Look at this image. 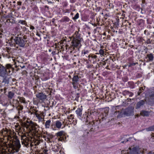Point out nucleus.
Returning <instances> with one entry per match:
<instances>
[{"label": "nucleus", "mask_w": 154, "mask_h": 154, "mask_svg": "<svg viewBox=\"0 0 154 154\" xmlns=\"http://www.w3.org/2000/svg\"><path fill=\"white\" fill-rule=\"evenodd\" d=\"M83 109L82 106H79L75 111L77 117L83 122L88 123L86 125L87 127L86 131L88 134L89 133V132H93L95 131L96 127H98L97 126L100 122L101 119L98 121L94 119L96 116L93 111H88V112H86L82 115Z\"/></svg>", "instance_id": "obj_1"}, {"label": "nucleus", "mask_w": 154, "mask_h": 154, "mask_svg": "<svg viewBox=\"0 0 154 154\" xmlns=\"http://www.w3.org/2000/svg\"><path fill=\"white\" fill-rule=\"evenodd\" d=\"M64 40L66 42H69L71 40V45L68 48V51L70 54L74 57H79V48L81 46V43L83 41V39L81 34L79 32L76 31L72 37H69L68 39L66 37H65Z\"/></svg>", "instance_id": "obj_2"}, {"label": "nucleus", "mask_w": 154, "mask_h": 154, "mask_svg": "<svg viewBox=\"0 0 154 154\" xmlns=\"http://www.w3.org/2000/svg\"><path fill=\"white\" fill-rule=\"evenodd\" d=\"M23 127L29 129L28 134L34 138V143L35 146L38 145L43 141L42 139V131L39 130L40 127L37 124H34L32 121L26 120L23 124Z\"/></svg>", "instance_id": "obj_3"}, {"label": "nucleus", "mask_w": 154, "mask_h": 154, "mask_svg": "<svg viewBox=\"0 0 154 154\" xmlns=\"http://www.w3.org/2000/svg\"><path fill=\"white\" fill-rule=\"evenodd\" d=\"M8 41L12 45L16 44L19 46L23 48L24 47L25 44H28V41L27 40L26 36L18 34L17 36H11Z\"/></svg>", "instance_id": "obj_4"}, {"label": "nucleus", "mask_w": 154, "mask_h": 154, "mask_svg": "<svg viewBox=\"0 0 154 154\" xmlns=\"http://www.w3.org/2000/svg\"><path fill=\"white\" fill-rule=\"evenodd\" d=\"M21 146L19 140L17 137H16L13 140L11 146L8 149V152L10 154H15L18 152Z\"/></svg>", "instance_id": "obj_5"}, {"label": "nucleus", "mask_w": 154, "mask_h": 154, "mask_svg": "<svg viewBox=\"0 0 154 154\" xmlns=\"http://www.w3.org/2000/svg\"><path fill=\"white\" fill-rule=\"evenodd\" d=\"M29 135H30L28 134V132L25 133L20 135L22 145L27 147L30 146L31 147L33 145H35L34 143V142H31V139L32 138V136L30 137H29L27 136Z\"/></svg>", "instance_id": "obj_6"}, {"label": "nucleus", "mask_w": 154, "mask_h": 154, "mask_svg": "<svg viewBox=\"0 0 154 154\" xmlns=\"http://www.w3.org/2000/svg\"><path fill=\"white\" fill-rule=\"evenodd\" d=\"M114 58H112V57H109V58H107V59L104 60V59L103 58V60H102L99 63V66L100 67H102L103 68H106L108 69H109V67L110 66L109 63L108 62H110V61H112V62H113L115 59Z\"/></svg>", "instance_id": "obj_7"}, {"label": "nucleus", "mask_w": 154, "mask_h": 154, "mask_svg": "<svg viewBox=\"0 0 154 154\" xmlns=\"http://www.w3.org/2000/svg\"><path fill=\"white\" fill-rule=\"evenodd\" d=\"M11 131L10 129H7V128H3L1 131H0V136L3 137H7L8 138L11 139Z\"/></svg>", "instance_id": "obj_8"}, {"label": "nucleus", "mask_w": 154, "mask_h": 154, "mask_svg": "<svg viewBox=\"0 0 154 154\" xmlns=\"http://www.w3.org/2000/svg\"><path fill=\"white\" fill-rule=\"evenodd\" d=\"M25 122H22L21 125H22L23 127H22L18 123H16V125H15L16 131L18 132V134L20 135H21V134H22L25 133H26L25 131V129L24 128V127H23V124Z\"/></svg>", "instance_id": "obj_9"}, {"label": "nucleus", "mask_w": 154, "mask_h": 154, "mask_svg": "<svg viewBox=\"0 0 154 154\" xmlns=\"http://www.w3.org/2000/svg\"><path fill=\"white\" fill-rule=\"evenodd\" d=\"M72 79V84L73 87L74 89H76L78 88L79 84V77L78 75H74Z\"/></svg>", "instance_id": "obj_10"}, {"label": "nucleus", "mask_w": 154, "mask_h": 154, "mask_svg": "<svg viewBox=\"0 0 154 154\" xmlns=\"http://www.w3.org/2000/svg\"><path fill=\"white\" fill-rule=\"evenodd\" d=\"M13 106L14 107H15L17 109L18 111V113L20 114L23 109V106L22 105H20L18 100H14L13 101Z\"/></svg>", "instance_id": "obj_11"}, {"label": "nucleus", "mask_w": 154, "mask_h": 154, "mask_svg": "<svg viewBox=\"0 0 154 154\" xmlns=\"http://www.w3.org/2000/svg\"><path fill=\"white\" fill-rule=\"evenodd\" d=\"M88 60L92 63L94 64L99 60L98 57L95 54H90L88 56Z\"/></svg>", "instance_id": "obj_12"}, {"label": "nucleus", "mask_w": 154, "mask_h": 154, "mask_svg": "<svg viewBox=\"0 0 154 154\" xmlns=\"http://www.w3.org/2000/svg\"><path fill=\"white\" fill-rule=\"evenodd\" d=\"M5 25L8 27L12 26L13 24L16 23V21L14 20V18L12 16H11L8 19L4 21Z\"/></svg>", "instance_id": "obj_13"}, {"label": "nucleus", "mask_w": 154, "mask_h": 154, "mask_svg": "<svg viewBox=\"0 0 154 154\" xmlns=\"http://www.w3.org/2000/svg\"><path fill=\"white\" fill-rule=\"evenodd\" d=\"M38 119L39 122H42L44 120V119L45 115V113L43 112L38 111L34 114Z\"/></svg>", "instance_id": "obj_14"}, {"label": "nucleus", "mask_w": 154, "mask_h": 154, "mask_svg": "<svg viewBox=\"0 0 154 154\" xmlns=\"http://www.w3.org/2000/svg\"><path fill=\"white\" fill-rule=\"evenodd\" d=\"M119 107V106H114L113 109H114L115 111L114 112L113 115L115 117L117 118H119L122 117L123 114L122 113L121 111L117 110V109Z\"/></svg>", "instance_id": "obj_15"}, {"label": "nucleus", "mask_w": 154, "mask_h": 154, "mask_svg": "<svg viewBox=\"0 0 154 154\" xmlns=\"http://www.w3.org/2000/svg\"><path fill=\"white\" fill-rule=\"evenodd\" d=\"M31 12L32 15H33V16L34 17H38L39 14V11L38 8L35 6L32 7Z\"/></svg>", "instance_id": "obj_16"}, {"label": "nucleus", "mask_w": 154, "mask_h": 154, "mask_svg": "<svg viewBox=\"0 0 154 154\" xmlns=\"http://www.w3.org/2000/svg\"><path fill=\"white\" fill-rule=\"evenodd\" d=\"M74 117V116L73 114H71L68 116L67 119L70 124H73L74 125H75L77 123V120Z\"/></svg>", "instance_id": "obj_17"}, {"label": "nucleus", "mask_w": 154, "mask_h": 154, "mask_svg": "<svg viewBox=\"0 0 154 154\" xmlns=\"http://www.w3.org/2000/svg\"><path fill=\"white\" fill-rule=\"evenodd\" d=\"M109 107H106L105 108H104L102 110V116H100V117H101V119H102V120L103 121L104 119H106V116L108 115L109 111Z\"/></svg>", "instance_id": "obj_18"}, {"label": "nucleus", "mask_w": 154, "mask_h": 154, "mask_svg": "<svg viewBox=\"0 0 154 154\" xmlns=\"http://www.w3.org/2000/svg\"><path fill=\"white\" fill-rule=\"evenodd\" d=\"M64 132L63 131H61L56 133L57 136L60 138L58 139L59 141H64L66 139L65 136L63 134Z\"/></svg>", "instance_id": "obj_19"}, {"label": "nucleus", "mask_w": 154, "mask_h": 154, "mask_svg": "<svg viewBox=\"0 0 154 154\" xmlns=\"http://www.w3.org/2000/svg\"><path fill=\"white\" fill-rule=\"evenodd\" d=\"M36 97L41 102L45 100L47 98V95L43 93H38L36 94Z\"/></svg>", "instance_id": "obj_20"}, {"label": "nucleus", "mask_w": 154, "mask_h": 154, "mask_svg": "<svg viewBox=\"0 0 154 154\" xmlns=\"http://www.w3.org/2000/svg\"><path fill=\"white\" fill-rule=\"evenodd\" d=\"M38 111L36 107L31 106H29V108L28 110V112L30 115H32V114L34 115Z\"/></svg>", "instance_id": "obj_21"}, {"label": "nucleus", "mask_w": 154, "mask_h": 154, "mask_svg": "<svg viewBox=\"0 0 154 154\" xmlns=\"http://www.w3.org/2000/svg\"><path fill=\"white\" fill-rule=\"evenodd\" d=\"M91 51L90 48L89 47H85L82 51V56L84 57L85 55L86 57H88V54Z\"/></svg>", "instance_id": "obj_22"}, {"label": "nucleus", "mask_w": 154, "mask_h": 154, "mask_svg": "<svg viewBox=\"0 0 154 154\" xmlns=\"http://www.w3.org/2000/svg\"><path fill=\"white\" fill-rule=\"evenodd\" d=\"M71 21L72 20L67 16L64 17L60 20V22L63 24L71 23Z\"/></svg>", "instance_id": "obj_23"}, {"label": "nucleus", "mask_w": 154, "mask_h": 154, "mask_svg": "<svg viewBox=\"0 0 154 154\" xmlns=\"http://www.w3.org/2000/svg\"><path fill=\"white\" fill-rule=\"evenodd\" d=\"M11 69V66L10 64H7L6 65V68L5 67V70L4 72V75H8L10 74L11 71L10 69Z\"/></svg>", "instance_id": "obj_24"}, {"label": "nucleus", "mask_w": 154, "mask_h": 154, "mask_svg": "<svg viewBox=\"0 0 154 154\" xmlns=\"http://www.w3.org/2000/svg\"><path fill=\"white\" fill-rule=\"evenodd\" d=\"M88 60L86 59H79L78 60L79 66H84L86 64H88Z\"/></svg>", "instance_id": "obj_25"}, {"label": "nucleus", "mask_w": 154, "mask_h": 154, "mask_svg": "<svg viewBox=\"0 0 154 154\" xmlns=\"http://www.w3.org/2000/svg\"><path fill=\"white\" fill-rule=\"evenodd\" d=\"M51 121L50 120H48L46 121L45 123V127L46 129H49L50 127H51V128L53 130L54 129L53 128V125H52L51 126Z\"/></svg>", "instance_id": "obj_26"}, {"label": "nucleus", "mask_w": 154, "mask_h": 154, "mask_svg": "<svg viewBox=\"0 0 154 154\" xmlns=\"http://www.w3.org/2000/svg\"><path fill=\"white\" fill-rule=\"evenodd\" d=\"M145 58L147 59L146 62H152L154 58L153 54H147Z\"/></svg>", "instance_id": "obj_27"}, {"label": "nucleus", "mask_w": 154, "mask_h": 154, "mask_svg": "<svg viewBox=\"0 0 154 154\" xmlns=\"http://www.w3.org/2000/svg\"><path fill=\"white\" fill-rule=\"evenodd\" d=\"M122 94L124 96H128L129 97H132L134 95L133 93L127 90H125L122 91Z\"/></svg>", "instance_id": "obj_28"}, {"label": "nucleus", "mask_w": 154, "mask_h": 154, "mask_svg": "<svg viewBox=\"0 0 154 154\" xmlns=\"http://www.w3.org/2000/svg\"><path fill=\"white\" fill-rule=\"evenodd\" d=\"M105 50V49H102V48L101 47V49L99 51L98 53L100 54L101 57H104L105 55H106V52Z\"/></svg>", "instance_id": "obj_29"}, {"label": "nucleus", "mask_w": 154, "mask_h": 154, "mask_svg": "<svg viewBox=\"0 0 154 154\" xmlns=\"http://www.w3.org/2000/svg\"><path fill=\"white\" fill-rule=\"evenodd\" d=\"M149 112L147 111L142 110L140 112V115L143 116H148L149 115Z\"/></svg>", "instance_id": "obj_30"}, {"label": "nucleus", "mask_w": 154, "mask_h": 154, "mask_svg": "<svg viewBox=\"0 0 154 154\" xmlns=\"http://www.w3.org/2000/svg\"><path fill=\"white\" fill-rule=\"evenodd\" d=\"M145 103V101L143 100H140L137 103L136 106V108H140Z\"/></svg>", "instance_id": "obj_31"}, {"label": "nucleus", "mask_w": 154, "mask_h": 154, "mask_svg": "<svg viewBox=\"0 0 154 154\" xmlns=\"http://www.w3.org/2000/svg\"><path fill=\"white\" fill-rule=\"evenodd\" d=\"M133 112V110L131 108H128L124 112V114L126 115H130Z\"/></svg>", "instance_id": "obj_32"}, {"label": "nucleus", "mask_w": 154, "mask_h": 154, "mask_svg": "<svg viewBox=\"0 0 154 154\" xmlns=\"http://www.w3.org/2000/svg\"><path fill=\"white\" fill-rule=\"evenodd\" d=\"M7 52V53L6 54V55L7 58H9L13 57L12 53L11 50L8 49Z\"/></svg>", "instance_id": "obj_33"}, {"label": "nucleus", "mask_w": 154, "mask_h": 154, "mask_svg": "<svg viewBox=\"0 0 154 154\" xmlns=\"http://www.w3.org/2000/svg\"><path fill=\"white\" fill-rule=\"evenodd\" d=\"M137 41L138 43L140 45H143V43H144L145 40L143 39V38L141 37H138L137 38Z\"/></svg>", "instance_id": "obj_34"}, {"label": "nucleus", "mask_w": 154, "mask_h": 154, "mask_svg": "<svg viewBox=\"0 0 154 154\" xmlns=\"http://www.w3.org/2000/svg\"><path fill=\"white\" fill-rule=\"evenodd\" d=\"M131 99L130 98H127L123 102V104L124 105L126 106L130 104V103L131 102Z\"/></svg>", "instance_id": "obj_35"}, {"label": "nucleus", "mask_w": 154, "mask_h": 154, "mask_svg": "<svg viewBox=\"0 0 154 154\" xmlns=\"http://www.w3.org/2000/svg\"><path fill=\"white\" fill-rule=\"evenodd\" d=\"M11 16L9 15H6L5 14H3L2 15L1 17V19L2 20H3L4 22L7 19H8Z\"/></svg>", "instance_id": "obj_36"}, {"label": "nucleus", "mask_w": 154, "mask_h": 154, "mask_svg": "<svg viewBox=\"0 0 154 154\" xmlns=\"http://www.w3.org/2000/svg\"><path fill=\"white\" fill-rule=\"evenodd\" d=\"M5 67L0 64V75H4Z\"/></svg>", "instance_id": "obj_37"}, {"label": "nucleus", "mask_w": 154, "mask_h": 154, "mask_svg": "<svg viewBox=\"0 0 154 154\" xmlns=\"http://www.w3.org/2000/svg\"><path fill=\"white\" fill-rule=\"evenodd\" d=\"M128 86L131 88L133 89L135 88V84L132 81L128 82Z\"/></svg>", "instance_id": "obj_38"}, {"label": "nucleus", "mask_w": 154, "mask_h": 154, "mask_svg": "<svg viewBox=\"0 0 154 154\" xmlns=\"http://www.w3.org/2000/svg\"><path fill=\"white\" fill-rule=\"evenodd\" d=\"M62 125L61 122L57 120L56 121L55 126L57 128H60Z\"/></svg>", "instance_id": "obj_39"}, {"label": "nucleus", "mask_w": 154, "mask_h": 154, "mask_svg": "<svg viewBox=\"0 0 154 154\" xmlns=\"http://www.w3.org/2000/svg\"><path fill=\"white\" fill-rule=\"evenodd\" d=\"M40 102V101L37 98H34L33 100V104L38 105V104Z\"/></svg>", "instance_id": "obj_40"}, {"label": "nucleus", "mask_w": 154, "mask_h": 154, "mask_svg": "<svg viewBox=\"0 0 154 154\" xmlns=\"http://www.w3.org/2000/svg\"><path fill=\"white\" fill-rule=\"evenodd\" d=\"M82 20L84 21H87L89 20V16L88 15H85L82 17Z\"/></svg>", "instance_id": "obj_41"}, {"label": "nucleus", "mask_w": 154, "mask_h": 154, "mask_svg": "<svg viewBox=\"0 0 154 154\" xmlns=\"http://www.w3.org/2000/svg\"><path fill=\"white\" fill-rule=\"evenodd\" d=\"M53 90L50 88H46V92H47V94L48 96L50 95L51 94L52 91Z\"/></svg>", "instance_id": "obj_42"}, {"label": "nucleus", "mask_w": 154, "mask_h": 154, "mask_svg": "<svg viewBox=\"0 0 154 154\" xmlns=\"http://www.w3.org/2000/svg\"><path fill=\"white\" fill-rule=\"evenodd\" d=\"M14 93L12 91H9L8 93V97L10 99H12L14 96Z\"/></svg>", "instance_id": "obj_43"}, {"label": "nucleus", "mask_w": 154, "mask_h": 154, "mask_svg": "<svg viewBox=\"0 0 154 154\" xmlns=\"http://www.w3.org/2000/svg\"><path fill=\"white\" fill-rule=\"evenodd\" d=\"M71 12V9H63L62 12L63 14H66L69 13Z\"/></svg>", "instance_id": "obj_44"}, {"label": "nucleus", "mask_w": 154, "mask_h": 154, "mask_svg": "<svg viewBox=\"0 0 154 154\" xmlns=\"http://www.w3.org/2000/svg\"><path fill=\"white\" fill-rule=\"evenodd\" d=\"M146 129L147 131H154V125L146 128Z\"/></svg>", "instance_id": "obj_45"}, {"label": "nucleus", "mask_w": 154, "mask_h": 154, "mask_svg": "<svg viewBox=\"0 0 154 154\" xmlns=\"http://www.w3.org/2000/svg\"><path fill=\"white\" fill-rule=\"evenodd\" d=\"M131 154H138L137 149L136 147H134L133 148Z\"/></svg>", "instance_id": "obj_46"}, {"label": "nucleus", "mask_w": 154, "mask_h": 154, "mask_svg": "<svg viewBox=\"0 0 154 154\" xmlns=\"http://www.w3.org/2000/svg\"><path fill=\"white\" fill-rule=\"evenodd\" d=\"M136 64H138L137 63H128V67H134Z\"/></svg>", "instance_id": "obj_47"}, {"label": "nucleus", "mask_w": 154, "mask_h": 154, "mask_svg": "<svg viewBox=\"0 0 154 154\" xmlns=\"http://www.w3.org/2000/svg\"><path fill=\"white\" fill-rule=\"evenodd\" d=\"M3 138L0 137V152H1L3 149Z\"/></svg>", "instance_id": "obj_48"}, {"label": "nucleus", "mask_w": 154, "mask_h": 154, "mask_svg": "<svg viewBox=\"0 0 154 154\" xmlns=\"http://www.w3.org/2000/svg\"><path fill=\"white\" fill-rule=\"evenodd\" d=\"M145 87V86L141 87L139 88V91L138 92V95H140V94L142 93L143 91H144Z\"/></svg>", "instance_id": "obj_49"}, {"label": "nucleus", "mask_w": 154, "mask_h": 154, "mask_svg": "<svg viewBox=\"0 0 154 154\" xmlns=\"http://www.w3.org/2000/svg\"><path fill=\"white\" fill-rule=\"evenodd\" d=\"M79 17V14L78 13H76L75 16L72 17V19L73 20H75Z\"/></svg>", "instance_id": "obj_50"}, {"label": "nucleus", "mask_w": 154, "mask_h": 154, "mask_svg": "<svg viewBox=\"0 0 154 154\" xmlns=\"http://www.w3.org/2000/svg\"><path fill=\"white\" fill-rule=\"evenodd\" d=\"M19 101L21 103H26L25 99L23 97H20L19 98Z\"/></svg>", "instance_id": "obj_51"}, {"label": "nucleus", "mask_w": 154, "mask_h": 154, "mask_svg": "<svg viewBox=\"0 0 154 154\" xmlns=\"http://www.w3.org/2000/svg\"><path fill=\"white\" fill-rule=\"evenodd\" d=\"M18 23L24 25L27 24L26 21L24 20H20L18 21Z\"/></svg>", "instance_id": "obj_52"}, {"label": "nucleus", "mask_w": 154, "mask_h": 154, "mask_svg": "<svg viewBox=\"0 0 154 154\" xmlns=\"http://www.w3.org/2000/svg\"><path fill=\"white\" fill-rule=\"evenodd\" d=\"M85 66L87 68L89 69L92 68L93 65L91 64H89L88 61V64H86Z\"/></svg>", "instance_id": "obj_53"}, {"label": "nucleus", "mask_w": 154, "mask_h": 154, "mask_svg": "<svg viewBox=\"0 0 154 154\" xmlns=\"http://www.w3.org/2000/svg\"><path fill=\"white\" fill-rule=\"evenodd\" d=\"M127 60L129 62L128 63H132L134 62V58L132 57H128Z\"/></svg>", "instance_id": "obj_54"}, {"label": "nucleus", "mask_w": 154, "mask_h": 154, "mask_svg": "<svg viewBox=\"0 0 154 154\" xmlns=\"http://www.w3.org/2000/svg\"><path fill=\"white\" fill-rule=\"evenodd\" d=\"M149 97L150 99L154 101V92H152L149 95Z\"/></svg>", "instance_id": "obj_55"}, {"label": "nucleus", "mask_w": 154, "mask_h": 154, "mask_svg": "<svg viewBox=\"0 0 154 154\" xmlns=\"http://www.w3.org/2000/svg\"><path fill=\"white\" fill-rule=\"evenodd\" d=\"M3 30L2 29H0V38H2L4 37V35L2 33Z\"/></svg>", "instance_id": "obj_56"}, {"label": "nucleus", "mask_w": 154, "mask_h": 154, "mask_svg": "<svg viewBox=\"0 0 154 154\" xmlns=\"http://www.w3.org/2000/svg\"><path fill=\"white\" fill-rule=\"evenodd\" d=\"M68 5V3L67 2H64L62 4L63 7H66Z\"/></svg>", "instance_id": "obj_57"}, {"label": "nucleus", "mask_w": 154, "mask_h": 154, "mask_svg": "<svg viewBox=\"0 0 154 154\" xmlns=\"http://www.w3.org/2000/svg\"><path fill=\"white\" fill-rule=\"evenodd\" d=\"M144 33L145 34V35H146L147 36H148L149 35H150V32L147 30H145L144 31Z\"/></svg>", "instance_id": "obj_58"}, {"label": "nucleus", "mask_w": 154, "mask_h": 154, "mask_svg": "<svg viewBox=\"0 0 154 154\" xmlns=\"http://www.w3.org/2000/svg\"><path fill=\"white\" fill-rule=\"evenodd\" d=\"M115 22L117 24H119V17H117L115 18Z\"/></svg>", "instance_id": "obj_59"}, {"label": "nucleus", "mask_w": 154, "mask_h": 154, "mask_svg": "<svg viewBox=\"0 0 154 154\" xmlns=\"http://www.w3.org/2000/svg\"><path fill=\"white\" fill-rule=\"evenodd\" d=\"M54 148L55 149L54 150V151L57 152L59 150L60 148H59V146H57L54 147Z\"/></svg>", "instance_id": "obj_60"}, {"label": "nucleus", "mask_w": 154, "mask_h": 154, "mask_svg": "<svg viewBox=\"0 0 154 154\" xmlns=\"http://www.w3.org/2000/svg\"><path fill=\"white\" fill-rule=\"evenodd\" d=\"M22 2L20 1H18L17 2V5L19 6L17 7L18 9H19L20 8V6L21 5Z\"/></svg>", "instance_id": "obj_61"}, {"label": "nucleus", "mask_w": 154, "mask_h": 154, "mask_svg": "<svg viewBox=\"0 0 154 154\" xmlns=\"http://www.w3.org/2000/svg\"><path fill=\"white\" fill-rule=\"evenodd\" d=\"M136 76L137 78H140L142 77V75L140 73H137L136 74Z\"/></svg>", "instance_id": "obj_62"}, {"label": "nucleus", "mask_w": 154, "mask_h": 154, "mask_svg": "<svg viewBox=\"0 0 154 154\" xmlns=\"http://www.w3.org/2000/svg\"><path fill=\"white\" fill-rule=\"evenodd\" d=\"M104 18L102 19L103 21L106 20L107 19V17L108 16V15L107 14H106L104 15Z\"/></svg>", "instance_id": "obj_63"}, {"label": "nucleus", "mask_w": 154, "mask_h": 154, "mask_svg": "<svg viewBox=\"0 0 154 154\" xmlns=\"http://www.w3.org/2000/svg\"><path fill=\"white\" fill-rule=\"evenodd\" d=\"M144 43H146L147 44H149L151 43V41L149 38H148L146 41L145 40Z\"/></svg>", "instance_id": "obj_64"}]
</instances>
